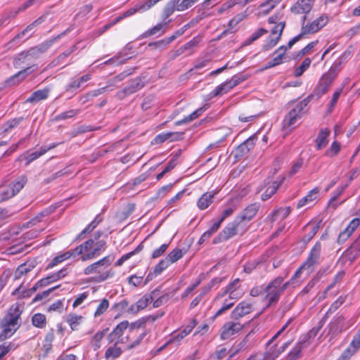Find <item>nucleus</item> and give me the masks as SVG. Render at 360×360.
<instances>
[{
    "label": "nucleus",
    "instance_id": "obj_1",
    "mask_svg": "<svg viewBox=\"0 0 360 360\" xmlns=\"http://www.w3.org/2000/svg\"><path fill=\"white\" fill-rule=\"evenodd\" d=\"M302 283V280L294 278V276L285 283H283V278L282 276L275 278L264 288V300H266L265 309L276 305L279 301L281 294L289 287L291 286L295 288Z\"/></svg>",
    "mask_w": 360,
    "mask_h": 360
},
{
    "label": "nucleus",
    "instance_id": "obj_2",
    "mask_svg": "<svg viewBox=\"0 0 360 360\" xmlns=\"http://www.w3.org/2000/svg\"><path fill=\"white\" fill-rule=\"evenodd\" d=\"M114 257L107 255L102 259L88 265L84 269V274L91 276L90 281L99 283L112 278L115 276V271L111 268Z\"/></svg>",
    "mask_w": 360,
    "mask_h": 360
},
{
    "label": "nucleus",
    "instance_id": "obj_3",
    "mask_svg": "<svg viewBox=\"0 0 360 360\" xmlns=\"http://www.w3.org/2000/svg\"><path fill=\"white\" fill-rule=\"evenodd\" d=\"M22 307L15 303L11 306L5 316L0 320V327L2 329L0 333V342L11 338L19 328L21 324L20 316Z\"/></svg>",
    "mask_w": 360,
    "mask_h": 360
},
{
    "label": "nucleus",
    "instance_id": "obj_4",
    "mask_svg": "<svg viewBox=\"0 0 360 360\" xmlns=\"http://www.w3.org/2000/svg\"><path fill=\"white\" fill-rule=\"evenodd\" d=\"M321 248V243H316L311 248L307 260L295 272L294 278L303 281L304 278L301 279V278L304 272H305V277H307L314 271L315 266L319 263Z\"/></svg>",
    "mask_w": 360,
    "mask_h": 360
},
{
    "label": "nucleus",
    "instance_id": "obj_5",
    "mask_svg": "<svg viewBox=\"0 0 360 360\" xmlns=\"http://www.w3.org/2000/svg\"><path fill=\"white\" fill-rule=\"evenodd\" d=\"M312 97V95H309L301 101L298 102L286 115L283 122V129H293L295 127L297 121L300 120L305 113L304 108L311 101Z\"/></svg>",
    "mask_w": 360,
    "mask_h": 360
},
{
    "label": "nucleus",
    "instance_id": "obj_6",
    "mask_svg": "<svg viewBox=\"0 0 360 360\" xmlns=\"http://www.w3.org/2000/svg\"><path fill=\"white\" fill-rule=\"evenodd\" d=\"M27 181L25 176L18 177L14 182L3 190L0 193V202L15 195L25 186Z\"/></svg>",
    "mask_w": 360,
    "mask_h": 360
},
{
    "label": "nucleus",
    "instance_id": "obj_7",
    "mask_svg": "<svg viewBox=\"0 0 360 360\" xmlns=\"http://www.w3.org/2000/svg\"><path fill=\"white\" fill-rule=\"evenodd\" d=\"M245 224H242L240 221V218H236L231 223L227 224V226L220 232L218 236V240L219 242L226 240L235 235L239 233L240 231L243 232Z\"/></svg>",
    "mask_w": 360,
    "mask_h": 360
},
{
    "label": "nucleus",
    "instance_id": "obj_8",
    "mask_svg": "<svg viewBox=\"0 0 360 360\" xmlns=\"http://www.w3.org/2000/svg\"><path fill=\"white\" fill-rule=\"evenodd\" d=\"M158 295V291L154 290L150 295H143L128 308L127 312L133 314H137L139 311L145 309Z\"/></svg>",
    "mask_w": 360,
    "mask_h": 360
},
{
    "label": "nucleus",
    "instance_id": "obj_9",
    "mask_svg": "<svg viewBox=\"0 0 360 360\" xmlns=\"http://www.w3.org/2000/svg\"><path fill=\"white\" fill-rule=\"evenodd\" d=\"M144 86V82L140 77H136L132 79L127 86L122 91L117 92V97L122 100L134 93L137 92Z\"/></svg>",
    "mask_w": 360,
    "mask_h": 360
},
{
    "label": "nucleus",
    "instance_id": "obj_10",
    "mask_svg": "<svg viewBox=\"0 0 360 360\" xmlns=\"http://www.w3.org/2000/svg\"><path fill=\"white\" fill-rule=\"evenodd\" d=\"M307 19L306 15L303 16V22L302 25V29L306 34H313L318 32L320 29H321L323 26L326 25L328 22V18L326 15H321L319 18L314 20L309 25H304V22Z\"/></svg>",
    "mask_w": 360,
    "mask_h": 360
},
{
    "label": "nucleus",
    "instance_id": "obj_11",
    "mask_svg": "<svg viewBox=\"0 0 360 360\" xmlns=\"http://www.w3.org/2000/svg\"><path fill=\"white\" fill-rule=\"evenodd\" d=\"M94 239H88L80 245L76 247L72 250L73 257L81 255V259L83 262L93 259L94 258H86L88 255H91L94 252Z\"/></svg>",
    "mask_w": 360,
    "mask_h": 360
},
{
    "label": "nucleus",
    "instance_id": "obj_12",
    "mask_svg": "<svg viewBox=\"0 0 360 360\" xmlns=\"http://www.w3.org/2000/svg\"><path fill=\"white\" fill-rule=\"evenodd\" d=\"M243 328V326L239 322H226L221 329L220 337L224 340H228L231 336L238 333Z\"/></svg>",
    "mask_w": 360,
    "mask_h": 360
},
{
    "label": "nucleus",
    "instance_id": "obj_13",
    "mask_svg": "<svg viewBox=\"0 0 360 360\" xmlns=\"http://www.w3.org/2000/svg\"><path fill=\"white\" fill-rule=\"evenodd\" d=\"M335 77L331 75L328 72L323 74V75L319 79V83L315 88V93L318 96H321L325 94L329 87L332 85L333 81Z\"/></svg>",
    "mask_w": 360,
    "mask_h": 360
},
{
    "label": "nucleus",
    "instance_id": "obj_14",
    "mask_svg": "<svg viewBox=\"0 0 360 360\" xmlns=\"http://www.w3.org/2000/svg\"><path fill=\"white\" fill-rule=\"evenodd\" d=\"M128 326L129 323L127 321L119 323L108 335L109 341L110 342H115V344L125 343L126 341L124 338H122V335H123L124 331L127 330Z\"/></svg>",
    "mask_w": 360,
    "mask_h": 360
},
{
    "label": "nucleus",
    "instance_id": "obj_15",
    "mask_svg": "<svg viewBox=\"0 0 360 360\" xmlns=\"http://www.w3.org/2000/svg\"><path fill=\"white\" fill-rule=\"evenodd\" d=\"M360 349V329L354 336L351 343L342 352L340 359H349Z\"/></svg>",
    "mask_w": 360,
    "mask_h": 360
},
{
    "label": "nucleus",
    "instance_id": "obj_16",
    "mask_svg": "<svg viewBox=\"0 0 360 360\" xmlns=\"http://www.w3.org/2000/svg\"><path fill=\"white\" fill-rule=\"evenodd\" d=\"M252 311V304L246 301L240 302L231 311V318L238 320Z\"/></svg>",
    "mask_w": 360,
    "mask_h": 360
},
{
    "label": "nucleus",
    "instance_id": "obj_17",
    "mask_svg": "<svg viewBox=\"0 0 360 360\" xmlns=\"http://www.w3.org/2000/svg\"><path fill=\"white\" fill-rule=\"evenodd\" d=\"M221 282V279L219 278H214L212 279L206 285H205L202 290L201 292L198 295H197L191 302L190 304V309H193L196 307L198 304L200 302L203 297L207 294L211 289L214 287L215 284H217Z\"/></svg>",
    "mask_w": 360,
    "mask_h": 360
},
{
    "label": "nucleus",
    "instance_id": "obj_18",
    "mask_svg": "<svg viewBox=\"0 0 360 360\" xmlns=\"http://www.w3.org/2000/svg\"><path fill=\"white\" fill-rule=\"evenodd\" d=\"M359 224V218L353 219L349 222L346 229L339 234V236L338 238V243H343L344 242H345L351 236L354 231L358 228Z\"/></svg>",
    "mask_w": 360,
    "mask_h": 360
},
{
    "label": "nucleus",
    "instance_id": "obj_19",
    "mask_svg": "<svg viewBox=\"0 0 360 360\" xmlns=\"http://www.w3.org/2000/svg\"><path fill=\"white\" fill-rule=\"evenodd\" d=\"M259 207L260 205L257 202L250 204L247 206L240 214L236 217V218H240V221L242 224H243V222L249 221L256 215Z\"/></svg>",
    "mask_w": 360,
    "mask_h": 360
},
{
    "label": "nucleus",
    "instance_id": "obj_20",
    "mask_svg": "<svg viewBox=\"0 0 360 360\" xmlns=\"http://www.w3.org/2000/svg\"><path fill=\"white\" fill-rule=\"evenodd\" d=\"M91 78L90 74H86L80 77H73L70 80V82L65 86V91L73 93L79 89L84 82H88Z\"/></svg>",
    "mask_w": 360,
    "mask_h": 360
},
{
    "label": "nucleus",
    "instance_id": "obj_21",
    "mask_svg": "<svg viewBox=\"0 0 360 360\" xmlns=\"http://www.w3.org/2000/svg\"><path fill=\"white\" fill-rule=\"evenodd\" d=\"M67 31L68 30L63 32V33L58 35L57 37H56L55 38H53V39H51L50 41H46L36 47L30 49L29 54H32V56L34 58H35V57H37L39 54L44 53L51 47V46L53 44V42H55L56 41L59 39L62 36L65 35V33L67 32Z\"/></svg>",
    "mask_w": 360,
    "mask_h": 360
},
{
    "label": "nucleus",
    "instance_id": "obj_22",
    "mask_svg": "<svg viewBox=\"0 0 360 360\" xmlns=\"http://www.w3.org/2000/svg\"><path fill=\"white\" fill-rule=\"evenodd\" d=\"M313 0H298L291 8V11L295 14H306L312 8Z\"/></svg>",
    "mask_w": 360,
    "mask_h": 360
},
{
    "label": "nucleus",
    "instance_id": "obj_23",
    "mask_svg": "<svg viewBox=\"0 0 360 360\" xmlns=\"http://www.w3.org/2000/svg\"><path fill=\"white\" fill-rule=\"evenodd\" d=\"M197 325L196 319H193L191 321V322L181 331L178 333L175 334V333L172 334V338L169 340V342H180L186 336L191 333L193 328Z\"/></svg>",
    "mask_w": 360,
    "mask_h": 360
},
{
    "label": "nucleus",
    "instance_id": "obj_24",
    "mask_svg": "<svg viewBox=\"0 0 360 360\" xmlns=\"http://www.w3.org/2000/svg\"><path fill=\"white\" fill-rule=\"evenodd\" d=\"M345 318L342 315H337L330 323L329 333L335 335L345 329L343 325Z\"/></svg>",
    "mask_w": 360,
    "mask_h": 360
},
{
    "label": "nucleus",
    "instance_id": "obj_25",
    "mask_svg": "<svg viewBox=\"0 0 360 360\" xmlns=\"http://www.w3.org/2000/svg\"><path fill=\"white\" fill-rule=\"evenodd\" d=\"M215 191H209L203 193L197 202V206L200 210L207 209L212 202Z\"/></svg>",
    "mask_w": 360,
    "mask_h": 360
},
{
    "label": "nucleus",
    "instance_id": "obj_26",
    "mask_svg": "<svg viewBox=\"0 0 360 360\" xmlns=\"http://www.w3.org/2000/svg\"><path fill=\"white\" fill-rule=\"evenodd\" d=\"M349 54V53L345 51L340 58L334 61L328 72L336 78L342 70V65L344 63V60L347 58Z\"/></svg>",
    "mask_w": 360,
    "mask_h": 360
},
{
    "label": "nucleus",
    "instance_id": "obj_27",
    "mask_svg": "<svg viewBox=\"0 0 360 360\" xmlns=\"http://www.w3.org/2000/svg\"><path fill=\"white\" fill-rule=\"evenodd\" d=\"M58 145V143H53L48 147H41L39 151H36V152H33V153H29L27 152V156L25 157V159L27 160L26 165H29L31 162L39 158V157H41V155L45 154L48 150L56 148Z\"/></svg>",
    "mask_w": 360,
    "mask_h": 360
},
{
    "label": "nucleus",
    "instance_id": "obj_28",
    "mask_svg": "<svg viewBox=\"0 0 360 360\" xmlns=\"http://www.w3.org/2000/svg\"><path fill=\"white\" fill-rule=\"evenodd\" d=\"M183 135V132H167L158 135L155 139L158 142L160 143H163L167 140L171 141H176L182 139Z\"/></svg>",
    "mask_w": 360,
    "mask_h": 360
},
{
    "label": "nucleus",
    "instance_id": "obj_29",
    "mask_svg": "<svg viewBox=\"0 0 360 360\" xmlns=\"http://www.w3.org/2000/svg\"><path fill=\"white\" fill-rule=\"evenodd\" d=\"M330 130L328 128L321 129L316 139L317 149L326 147L328 143V137L330 135Z\"/></svg>",
    "mask_w": 360,
    "mask_h": 360
},
{
    "label": "nucleus",
    "instance_id": "obj_30",
    "mask_svg": "<svg viewBox=\"0 0 360 360\" xmlns=\"http://www.w3.org/2000/svg\"><path fill=\"white\" fill-rule=\"evenodd\" d=\"M49 92L50 89L49 88L37 90L32 94V95L27 99V102L37 103L44 100L48 97Z\"/></svg>",
    "mask_w": 360,
    "mask_h": 360
},
{
    "label": "nucleus",
    "instance_id": "obj_31",
    "mask_svg": "<svg viewBox=\"0 0 360 360\" xmlns=\"http://www.w3.org/2000/svg\"><path fill=\"white\" fill-rule=\"evenodd\" d=\"M319 191V190L318 188H314L312 190H311L305 197L300 200L299 202L297 203V207L300 208L312 202L317 198Z\"/></svg>",
    "mask_w": 360,
    "mask_h": 360
},
{
    "label": "nucleus",
    "instance_id": "obj_32",
    "mask_svg": "<svg viewBox=\"0 0 360 360\" xmlns=\"http://www.w3.org/2000/svg\"><path fill=\"white\" fill-rule=\"evenodd\" d=\"M233 86L231 84V82L229 81L225 82L223 84L217 86L210 94V97H216L221 96L224 94L229 92L231 89H232Z\"/></svg>",
    "mask_w": 360,
    "mask_h": 360
},
{
    "label": "nucleus",
    "instance_id": "obj_33",
    "mask_svg": "<svg viewBox=\"0 0 360 360\" xmlns=\"http://www.w3.org/2000/svg\"><path fill=\"white\" fill-rule=\"evenodd\" d=\"M30 68H25V69L18 72L13 76L11 77L9 79H8L6 80L7 84L11 86V85H16V84H19L21 81L25 79V77L28 75V74H29L28 70Z\"/></svg>",
    "mask_w": 360,
    "mask_h": 360
},
{
    "label": "nucleus",
    "instance_id": "obj_34",
    "mask_svg": "<svg viewBox=\"0 0 360 360\" xmlns=\"http://www.w3.org/2000/svg\"><path fill=\"white\" fill-rule=\"evenodd\" d=\"M94 252L91 255H88L86 258H96L99 256L101 252L105 250L106 249V242L103 240L95 241L94 239Z\"/></svg>",
    "mask_w": 360,
    "mask_h": 360
},
{
    "label": "nucleus",
    "instance_id": "obj_35",
    "mask_svg": "<svg viewBox=\"0 0 360 360\" xmlns=\"http://www.w3.org/2000/svg\"><path fill=\"white\" fill-rule=\"evenodd\" d=\"M283 179H281L279 182L274 181L271 185H269L265 191L262 194L261 199L263 201L267 200L269 199L278 190L282 184Z\"/></svg>",
    "mask_w": 360,
    "mask_h": 360
},
{
    "label": "nucleus",
    "instance_id": "obj_36",
    "mask_svg": "<svg viewBox=\"0 0 360 360\" xmlns=\"http://www.w3.org/2000/svg\"><path fill=\"white\" fill-rule=\"evenodd\" d=\"M177 3H179V0H171L166 4L162 15L164 20L172 15L175 11H177Z\"/></svg>",
    "mask_w": 360,
    "mask_h": 360
},
{
    "label": "nucleus",
    "instance_id": "obj_37",
    "mask_svg": "<svg viewBox=\"0 0 360 360\" xmlns=\"http://www.w3.org/2000/svg\"><path fill=\"white\" fill-rule=\"evenodd\" d=\"M281 0H268L259 6V15H267Z\"/></svg>",
    "mask_w": 360,
    "mask_h": 360
},
{
    "label": "nucleus",
    "instance_id": "obj_38",
    "mask_svg": "<svg viewBox=\"0 0 360 360\" xmlns=\"http://www.w3.org/2000/svg\"><path fill=\"white\" fill-rule=\"evenodd\" d=\"M73 257V251L72 250L67 251L64 253H62L59 255L56 256L52 261L48 264V268H53L57 264L63 262V261Z\"/></svg>",
    "mask_w": 360,
    "mask_h": 360
},
{
    "label": "nucleus",
    "instance_id": "obj_39",
    "mask_svg": "<svg viewBox=\"0 0 360 360\" xmlns=\"http://www.w3.org/2000/svg\"><path fill=\"white\" fill-rule=\"evenodd\" d=\"M41 22V18H38L36 20H34L32 23L27 26L25 29H24L21 32L18 34L13 39H11L8 43V46L11 45L12 44L15 43L17 40L22 38L26 33L33 30L34 27L40 24Z\"/></svg>",
    "mask_w": 360,
    "mask_h": 360
},
{
    "label": "nucleus",
    "instance_id": "obj_40",
    "mask_svg": "<svg viewBox=\"0 0 360 360\" xmlns=\"http://www.w3.org/2000/svg\"><path fill=\"white\" fill-rule=\"evenodd\" d=\"M290 211H291V210H290V207H284V208L281 207V208L275 210L271 214V215L270 217L271 221L272 222L275 221L278 218H281V219H285L290 214Z\"/></svg>",
    "mask_w": 360,
    "mask_h": 360
},
{
    "label": "nucleus",
    "instance_id": "obj_41",
    "mask_svg": "<svg viewBox=\"0 0 360 360\" xmlns=\"http://www.w3.org/2000/svg\"><path fill=\"white\" fill-rule=\"evenodd\" d=\"M307 347L306 341L299 342L288 354L290 359L295 360L300 356L304 348Z\"/></svg>",
    "mask_w": 360,
    "mask_h": 360
},
{
    "label": "nucleus",
    "instance_id": "obj_42",
    "mask_svg": "<svg viewBox=\"0 0 360 360\" xmlns=\"http://www.w3.org/2000/svg\"><path fill=\"white\" fill-rule=\"evenodd\" d=\"M83 316L76 315L75 314H70L67 316L66 321L69 323L72 330H77L79 324L83 320Z\"/></svg>",
    "mask_w": 360,
    "mask_h": 360
},
{
    "label": "nucleus",
    "instance_id": "obj_43",
    "mask_svg": "<svg viewBox=\"0 0 360 360\" xmlns=\"http://www.w3.org/2000/svg\"><path fill=\"white\" fill-rule=\"evenodd\" d=\"M30 53V50L27 52H22L17 56V57L14 59L13 64L16 68H19L21 64L30 61L34 57L32 54Z\"/></svg>",
    "mask_w": 360,
    "mask_h": 360
},
{
    "label": "nucleus",
    "instance_id": "obj_44",
    "mask_svg": "<svg viewBox=\"0 0 360 360\" xmlns=\"http://www.w3.org/2000/svg\"><path fill=\"white\" fill-rule=\"evenodd\" d=\"M142 8H144V6H140L139 4H137L135 7L131 8L127 11H125L124 13L120 15V16L117 17L114 20L112 24H116L119 22L122 19L129 17L134 13H136L138 11H141Z\"/></svg>",
    "mask_w": 360,
    "mask_h": 360
},
{
    "label": "nucleus",
    "instance_id": "obj_45",
    "mask_svg": "<svg viewBox=\"0 0 360 360\" xmlns=\"http://www.w3.org/2000/svg\"><path fill=\"white\" fill-rule=\"evenodd\" d=\"M268 30L264 28L258 29L256 32L252 34L250 37H249L244 41L243 46H245L250 45L252 42H254L255 41H256L257 39H258L259 37L266 34Z\"/></svg>",
    "mask_w": 360,
    "mask_h": 360
},
{
    "label": "nucleus",
    "instance_id": "obj_46",
    "mask_svg": "<svg viewBox=\"0 0 360 360\" xmlns=\"http://www.w3.org/2000/svg\"><path fill=\"white\" fill-rule=\"evenodd\" d=\"M170 22H171V20H168L167 22L157 24L152 28L146 31L143 34L144 37H148L156 34L158 32L162 30L164 28L167 27V26L169 25V23Z\"/></svg>",
    "mask_w": 360,
    "mask_h": 360
},
{
    "label": "nucleus",
    "instance_id": "obj_47",
    "mask_svg": "<svg viewBox=\"0 0 360 360\" xmlns=\"http://www.w3.org/2000/svg\"><path fill=\"white\" fill-rule=\"evenodd\" d=\"M286 51L287 47L285 46H281L275 51L274 54L276 55V56L272 59V62L276 66L283 63V58L285 56Z\"/></svg>",
    "mask_w": 360,
    "mask_h": 360
},
{
    "label": "nucleus",
    "instance_id": "obj_48",
    "mask_svg": "<svg viewBox=\"0 0 360 360\" xmlns=\"http://www.w3.org/2000/svg\"><path fill=\"white\" fill-rule=\"evenodd\" d=\"M32 322L35 327L43 328L46 326V319L44 314L37 313L32 316Z\"/></svg>",
    "mask_w": 360,
    "mask_h": 360
},
{
    "label": "nucleus",
    "instance_id": "obj_49",
    "mask_svg": "<svg viewBox=\"0 0 360 360\" xmlns=\"http://www.w3.org/2000/svg\"><path fill=\"white\" fill-rule=\"evenodd\" d=\"M22 120L23 117H20L8 120L5 124H4L2 127L3 131L4 133L10 131L13 129L15 128L22 121Z\"/></svg>",
    "mask_w": 360,
    "mask_h": 360
},
{
    "label": "nucleus",
    "instance_id": "obj_50",
    "mask_svg": "<svg viewBox=\"0 0 360 360\" xmlns=\"http://www.w3.org/2000/svg\"><path fill=\"white\" fill-rule=\"evenodd\" d=\"M122 354V349L117 347V344L115 343V345L112 347H110L108 348L105 353V356L106 359H116L120 356Z\"/></svg>",
    "mask_w": 360,
    "mask_h": 360
},
{
    "label": "nucleus",
    "instance_id": "obj_51",
    "mask_svg": "<svg viewBox=\"0 0 360 360\" xmlns=\"http://www.w3.org/2000/svg\"><path fill=\"white\" fill-rule=\"evenodd\" d=\"M240 279L236 278L231 283H229L226 288L227 290L230 291V299H238L240 296L237 295L236 290L239 288Z\"/></svg>",
    "mask_w": 360,
    "mask_h": 360
},
{
    "label": "nucleus",
    "instance_id": "obj_52",
    "mask_svg": "<svg viewBox=\"0 0 360 360\" xmlns=\"http://www.w3.org/2000/svg\"><path fill=\"white\" fill-rule=\"evenodd\" d=\"M311 60L309 58H306L302 61V64L298 66L294 72V75L296 77H300L310 66Z\"/></svg>",
    "mask_w": 360,
    "mask_h": 360
},
{
    "label": "nucleus",
    "instance_id": "obj_53",
    "mask_svg": "<svg viewBox=\"0 0 360 360\" xmlns=\"http://www.w3.org/2000/svg\"><path fill=\"white\" fill-rule=\"evenodd\" d=\"M184 255V253L181 249L176 248L170 252L166 258L171 264L180 259Z\"/></svg>",
    "mask_w": 360,
    "mask_h": 360
},
{
    "label": "nucleus",
    "instance_id": "obj_54",
    "mask_svg": "<svg viewBox=\"0 0 360 360\" xmlns=\"http://www.w3.org/2000/svg\"><path fill=\"white\" fill-rule=\"evenodd\" d=\"M76 50V46H73L71 48L65 50L61 54H60L53 62V65H58L62 64L63 61L68 57L72 53Z\"/></svg>",
    "mask_w": 360,
    "mask_h": 360
},
{
    "label": "nucleus",
    "instance_id": "obj_55",
    "mask_svg": "<svg viewBox=\"0 0 360 360\" xmlns=\"http://www.w3.org/2000/svg\"><path fill=\"white\" fill-rule=\"evenodd\" d=\"M344 302L345 298L340 297L337 300L332 303L323 319H325L328 318V316L334 313Z\"/></svg>",
    "mask_w": 360,
    "mask_h": 360
},
{
    "label": "nucleus",
    "instance_id": "obj_56",
    "mask_svg": "<svg viewBox=\"0 0 360 360\" xmlns=\"http://www.w3.org/2000/svg\"><path fill=\"white\" fill-rule=\"evenodd\" d=\"M107 91V86H104L98 89L93 90L91 91L88 92L85 96H83L81 98V100H82V103H84L86 101H88L89 98H94L96 96H98L104 92Z\"/></svg>",
    "mask_w": 360,
    "mask_h": 360
},
{
    "label": "nucleus",
    "instance_id": "obj_57",
    "mask_svg": "<svg viewBox=\"0 0 360 360\" xmlns=\"http://www.w3.org/2000/svg\"><path fill=\"white\" fill-rule=\"evenodd\" d=\"M108 307L109 301L105 298L103 299L94 312V317H98L103 314Z\"/></svg>",
    "mask_w": 360,
    "mask_h": 360
},
{
    "label": "nucleus",
    "instance_id": "obj_58",
    "mask_svg": "<svg viewBox=\"0 0 360 360\" xmlns=\"http://www.w3.org/2000/svg\"><path fill=\"white\" fill-rule=\"evenodd\" d=\"M58 288H59V285H56V286L46 290L43 291L41 293L37 294L32 300V302L34 303L37 302H39V301L46 300L53 290H55L56 289H57Z\"/></svg>",
    "mask_w": 360,
    "mask_h": 360
},
{
    "label": "nucleus",
    "instance_id": "obj_59",
    "mask_svg": "<svg viewBox=\"0 0 360 360\" xmlns=\"http://www.w3.org/2000/svg\"><path fill=\"white\" fill-rule=\"evenodd\" d=\"M233 299H226L221 307L216 312L214 318L223 314L225 311L231 309L234 305V302L231 301Z\"/></svg>",
    "mask_w": 360,
    "mask_h": 360
},
{
    "label": "nucleus",
    "instance_id": "obj_60",
    "mask_svg": "<svg viewBox=\"0 0 360 360\" xmlns=\"http://www.w3.org/2000/svg\"><path fill=\"white\" fill-rule=\"evenodd\" d=\"M248 76L247 75H244L243 73H238L237 75H233L231 79L229 80L232 86L235 87L237 85L240 84L241 82L248 79Z\"/></svg>",
    "mask_w": 360,
    "mask_h": 360
},
{
    "label": "nucleus",
    "instance_id": "obj_61",
    "mask_svg": "<svg viewBox=\"0 0 360 360\" xmlns=\"http://www.w3.org/2000/svg\"><path fill=\"white\" fill-rule=\"evenodd\" d=\"M197 1L198 0H179V3H177V11H184L191 8Z\"/></svg>",
    "mask_w": 360,
    "mask_h": 360
},
{
    "label": "nucleus",
    "instance_id": "obj_62",
    "mask_svg": "<svg viewBox=\"0 0 360 360\" xmlns=\"http://www.w3.org/2000/svg\"><path fill=\"white\" fill-rule=\"evenodd\" d=\"M170 265V263L165 257L160 260L159 263L154 267V274L158 275L162 273L163 270L167 269Z\"/></svg>",
    "mask_w": 360,
    "mask_h": 360
},
{
    "label": "nucleus",
    "instance_id": "obj_63",
    "mask_svg": "<svg viewBox=\"0 0 360 360\" xmlns=\"http://www.w3.org/2000/svg\"><path fill=\"white\" fill-rule=\"evenodd\" d=\"M79 113V110L77 109H73V110H69L68 111L63 112L56 116L57 120H66L68 118H72L75 116H76L77 114Z\"/></svg>",
    "mask_w": 360,
    "mask_h": 360
},
{
    "label": "nucleus",
    "instance_id": "obj_64",
    "mask_svg": "<svg viewBox=\"0 0 360 360\" xmlns=\"http://www.w3.org/2000/svg\"><path fill=\"white\" fill-rule=\"evenodd\" d=\"M32 268H33V266L27 263L20 265L15 271L16 277L19 278L22 275L27 274L31 271Z\"/></svg>",
    "mask_w": 360,
    "mask_h": 360
}]
</instances>
